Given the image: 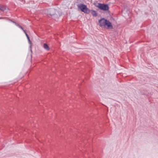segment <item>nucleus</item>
<instances>
[{"instance_id": "f03ea898", "label": "nucleus", "mask_w": 158, "mask_h": 158, "mask_svg": "<svg viewBox=\"0 0 158 158\" xmlns=\"http://www.w3.org/2000/svg\"><path fill=\"white\" fill-rule=\"evenodd\" d=\"M80 10L85 14H89L90 12V10L87 6L83 4H80Z\"/></svg>"}, {"instance_id": "f8f14e48", "label": "nucleus", "mask_w": 158, "mask_h": 158, "mask_svg": "<svg viewBox=\"0 0 158 158\" xmlns=\"http://www.w3.org/2000/svg\"><path fill=\"white\" fill-rule=\"evenodd\" d=\"M19 27L21 29H22L23 31H24V30H24L23 28L20 25Z\"/></svg>"}, {"instance_id": "ddd939ff", "label": "nucleus", "mask_w": 158, "mask_h": 158, "mask_svg": "<svg viewBox=\"0 0 158 158\" xmlns=\"http://www.w3.org/2000/svg\"><path fill=\"white\" fill-rule=\"evenodd\" d=\"M17 26L19 27L20 26V25L18 23H16V24H15Z\"/></svg>"}, {"instance_id": "423d86ee", "label": "nucleus", "mask_w": 158, "mask_h": 158, "mask_svg": "<svg viewBox=\"0 0 158 158\" xmlns=\"http://www.w3.org/2000/svg\"><path fill=\"white\" fill-rule=\"evenodd\" d=\"M107 27V29H111L113 28V26L111 23L107 20H106V23L105 24V27Z\"/></svg>"}, {"instance_id": "9d476101", "label": "nucleus", "mask_w": 158, "mask_h": 158, "mask_svg": "<svg viewBox=\"0 0 158 158\" xmlns=\"http://www.w3.org/2000/svg\"><path fill=\"white\" fill-rule=\"evenodd\" d=\"M6 9L5 7L0 4V10L2 11H4Z\"/></svg>"}, {"instance_id": "9b49d317", "label": "nucleus", "mask_w": 158, "mask_h": 158, "mask_svg": "<svg viewBox=\"0 0 158 158\" xmlns=\"http://www.w3.org/2000/svg\"><path fill=\"white\" fill-rule=\"evenodd\" d=\"M44 47L47 50H49V48L48 46L45 43L44 44Z\"/></svg>"}, {"instance_id": "1a4fd4ad", "label": "nucleus", "mask_w": 158, "mask_h": 158, "mask_svg": "<svg viewBox=\"0 0 158 158\" xmlns=\"http://www.w3.org/2000/svg\"><path fill=\"white\" fill-rule=\"evenodd\" d=\"M94 5L96 7L98 8L99 9L100 7V6L101 5V3H98L97 2H95L93 3Z\"/></svg>"}, {"instance_id": "dca6fc26", "label": "nucleus", "mask_w": 158, "mask_h": 158, "mask_svg": "<svg viewBox=\"0 0 158 158\" xmlns=\"http://www.w3.org/2000/svg\"><path fill=\"white\" fill-rule=\"evenodd\" d=\"M2 18L0 17V19H2Z\"/></svg>"}, {"instance_id": "20e7f679", "label": "nucleus", "mask_w": 158, "mask_h": 158, "mask_svg": "<svg viewBox=\"0 0 158 158\" xmlns=\"http://www.w3.org/2000/svg\"><path fill=\"white\" fill-rule=\"evenodd\" d=\"M100 6L99 9L103 11L108 10L109 9V6L107 4L101 3V5Z\"/></svg>"}, {"instance_id": "2eb2a0df", "label": "nucleus", "mask_w": 158, "mask_h": 158, "mask_svg": "<svg viewBox=\"0 0 158 158\" xmlns=\"http://www.w3.org/2000/svg\"><path fill=\"white\" fill-rule=\"evenodd\" d=\"M12 22L13 23H15V24H16V23L15 22V21H12Z\"/></svg>"}, {"instance_id": "6e6552de", "label": "nucleus", "mask_w": 158, "mask_h": 158, "mask_svg": "<svg viewBox=\"0 0 158 158\" xmlns=\"http://www.w3.org/2000/svg\"><path fill=\"white\" fill-rule=\"evenodd\" d=\"M90 12L93 17H96L98 16V13L96 11L94 10H90Z\"/></svg>"}, {"instance_id": "f257e3e1", "label": "nucleus", "mask_w": 158, "mask_h": 158, "mask_svg": "<svg viewBox=\"0 0 158 158\" xmlns=\"http://www.w3.org/2000/svg\"><path fill=\"white\" fill-rule=\"evenodd\" d=\"M56 9L53 8H50L48 9H45L44 11V13L49 17V15L52 16L56 12Z\"/></svg>"}, {"instance_id": "39448f33", "label": "nucleus", "mask_w": 158, "mask_h": 158, "mask_svg": "<svg viewBox=\"0 0 158 158\" xmlns=\"http://www.w3.org/2000/svg\"><path fill=\"white\" fill-rule=\"evenodd\" d=\"M107 19L104 18H102L98 21V23L99 26L102 27H105V24Z\"/></svg>"}, {"instance_id": "0eeeda50", "label": "nucleus", "mask_w": 158, "mask_h": 158, "mask_svg": "<svg viewBox=\"0 0 158 158\" xmlns=\"http://www.w3.org/2000/svg\"><path fill=\"white\" fill-rule=\"evenodd\" d=\"M24 32L25 33V34L26 35V36L27 37V39L28 40V41L29 43L30 44V47L31 48V44H32V43L31 42V40H30V38H29L28 35V34H27L26 30H24Z\"/></svg>"}, {"instance_id": "4468645a", "label": "nucleus", "mask_w": 158, "mask_h": 158, "mask_svg": "<svg viewBox=\"0 0 158 158\" xmlns=\"http://www.w3.org/2000/svg\"><path fill=\"white\" fill-rule=\"evenodd\" d=\"M77 8H78V10H79V4H77Z\"/></svg>"}, {"instance_id": "7ed1b4c3", "label": "nucleus", "mask_w": 158, "mask_h": 158, "mask_svg": "<svg viewBox=\"0 0 158 158\" xmlns=\"http://www.w3.org/2000/svg\"><path fill=\"white\" fill-rule=\"evenodd\" d=\"M62 15V13L60 11H56L55 13L52 16V18L55 20H57L59 17L61 16Z\"/></svg>"}]
</instances>
